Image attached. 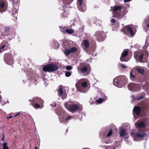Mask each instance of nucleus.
Returning a JSON list of instances; mask_svg holds the SVG:
<instances>
[{
  "label": "nucleus",
  "mask_w": 149,
  "mask_h": 149,
  "mask_svg": "<svg viewBox=\"0 0 149 149\" xmlns=\"http://www.w3.org/2000/svg\"><path fill=\"white\" fill-rule=\"evenodd\" d=\"M56 113L58 116L60 122L63 124L67 123L69 120L73 118L72 116L68 115L61 108H59L56 111Z\"/></svg>",
  "instance_id": "1"
},
{
  "label": "nucleus",
  "mask_w": 149,
  "mask_h": 149,
  "mask_svg": "<svg viewBox=\"0 0 149 149\" xmlns=\"http://www.w3.org/2000/svg\"><path fill=\"white\" fill-rule=\"evenodd\" d=\"M78 72L80 74L87 75L89 74L91 70V68L88 64H84L81 63L77 67Z\"/></svg>",
  "instance_id": "2"
},
{
  "label": "nucleus",
  "mask_w": 149,
  "mask_h": 149,
  "mask_svg": "<svg viewBox=\"0 0 149 149\" xmlns=\"http://www.w3.org/2000/svg\"><path fill=\"white\" fill-rule=\"evenodd\" d=\"M58 68V67L56 65L51 64L44 66L42 68V70L45 72H52L57 70Z\"/></svg>",
  "instance_id": "3"
},
{
  "label": "nucleus",
  "mask_w": 149,
  "mask_h": 149,
  "mask_svg": "<svg viewBox=\"0 0 149 149\" xmlns=\"http://www.w3.org/2000/svg\"><path fill=\"white\" fill-rule=\"evenodd\" d=\"M64 105L67 109L73 111H76L79 109L80 105L79 104H72L71 102H68L64 104Z\"/></svg>",
  "instance_id": "4"
},
{
  "label": "nucleus",
  "mask_w": 149,
  "mask_h": 149,
  "mask_svg": "<svg viewBox=\"0 0 149 149\" xmlns=\"http://www.w3.org/2000/svg\"><path fill=\"white\" fill-rule=\"evenodd\" d=\"M85 0H77V6L79 10L82 12H85L86 8Z\"/></svg>",
  "instance_id": "5"
},
{
  "label": "nucleus",
  "mask_w": 149,
  "mask_h": 149,
  "mask_svg": "<svg viewBox=\"0 0 149 149\" xmlns=\"http://www.w3.org/2000/svg\"><path fill=\"white\" fill-rule=\"evenodd\" d=\"M141 83H131L129 84L127 87L131 91H138L140 90Z\"/></svg>",
  "instance_id": "6"
},
{
  "label": "nucleus",
  "mask_w": 149,
  "mask_h": 149,
  "mask_svg": "<svg viewBox=\"0 0 149 149\" xmlns=\"http://www.w3.org/2000/svg\"><path fill=\"white\" fill-rule=\"evenodd\" d=\"M4 60L6 64L9 65L13 64L14 62L13 56L10 53L5 54L4 56Z\"/></svg>",
  "instance_id": "7"
},
{
  "label": "nucleus",
  "mask_w": 149,
  "mask_h": 149,
  "mask_svg": "<svg viewBox=\"0 0 149 149\" xmlns=\"http://www.w3.org/2000/svg\"><path fill=\"white\" fill-rule=\"evenodd\" d=\"M104 35L103 32L102 31H97L95 33L94 36L97 40L101 41L104 39Z\"/></svg>",
  "instance_id": "8"
},
{
  "label": "nucleus",
  "mask_w": 149,
  "mask_h": 149,
  "mask_svg": "<svg viewBox=\"0 0 149 149\" xmlns=\"http://www.w3.org/2000/svg\"><path fill=\"white\" fill-rule=\"evenodd\" d=\"M126 78V77L124 76L118 77L114 78L113 80V85L118 87H121L120 85V83H121L123 79Z\"/></svg>",
  "instance_id": "9"
},
{
  "label": "nucleus",
  "mask_w": 149,
  "mask_h": 149,
  "mask_svg": "<svg viewBox=\"0 0 149 149\" xmlns=\"http://www.w3.org/2000/svg\"><path fill=\"white\" fill-rule=\"evenodd\" d=\"M128 53V51L127 50H124L122 52L120 60L121 61L127 62L130 59L127 57Z\"/></svg>",
  "instance_id": "10"
},
{
  "label": "nucleus",
  "mask_w": 149,
  "mask_h": 149,
  "mask_svg": "<svg viewBox=\"0 0 149 149\" xmlns=\"http://www.w3.org/2000/svg\"><path fill=\"white\" fill-rule=\"evenodd\" d=\"M132 29V27L131 26L127 25L125 26L123 29H122V31L124 32V34H125L124 30H127L130 33L131 37H133L134 36L135 33L133 31Z\"/></svg>",
  "instance_id": "11"
},
{
  "label": "nucleus",
  "mask_w": 149,
  "mask_h": 149,
  "mask_svg": "<svg viewBox=\"0 0 149 149\" xmlns=\"http://www.w3.org/2000/svg\"><path fill=\"white\" fill-rule=\"evenodd\" d=\"M131 135L133 136L134 140L135 141H138L137 139L138 138L144 137L146 135V134L142 132H137L136 136L133 135L132 133L131 134Z\"/></svg>",
  "instance_id": "12"
},
{
  "label": "nucleus",
  "mask_w": 149,
  "mask_h": 149,
  "mask_svg": "<svg viewBox=\"0 0 149 149\" xmlns=\"http://www.w3.org/2000/svg\"><path fill=\"white\" fill-rule=\"evenodd\" d=\"M144 54L143 53H139L137 52H135L134 54V56L136 61L141 62L142 60Z\"/></svg>",
  "instance_id": "13"
},
{
  "label": "nucleus",
  "mask_w": 149,
  "mask_h": 149,
  "mask_svg": "<svg viewBox=\"0 0 149 149\" xmlns=\"http://www.w3.org/2000/svg\"><path fill=\"white\" fill-rule=\"evenodd\" d=\"M130 79L132 81H134L136 82H141V79L138 78L137 77L134 75L132 74V70L130 72Z\"/></svg>",
  "instance_id": "14"
},
{
  "label": "nucleus",
  "mask_w": 149,
  "mask_h": 149,
  "mask_svg": "<svg viewBox=\"0 0 149 149\" xmlns=\"http://www.w3.org/2000/svg\"><path fill=\"white\" fill-rule=\"evenodd\" d=\"M61 86H60V87L59 88V89L58 90V95L59 96H61L63 100H64L66 98V94H63V91L61 88L60 87Z\"/></svg>",
  "instance_id": "15"
},
{
  "label": "nucleus",
  "mask_w": 149,
  "mask_h": 149,
  "mask_svg": "<svg viewBox=\"0 0 149 149\" xmlns=\"http://www.w3.org/2000/svg\"><path fill=\"white\" fill-rule=\"evenodd\" d=\"M73 0H62L60 2L59 4L61 5L63 7L65 6L66 5L71 3Z\"/></svg>",
  "instance_id": "16"
},
{
  "label": "nucleus",
  "mask_w": 149,
  "mask_h": 149,
  "mask_svg": "<svg viewBox=\"0 0 149 149\" xmlns=\"http://www.w3.org/2000/svg\"><path fill=\"white\" fill-rule=\"evenodd\" d=\"M68 8H67L62 10L61 13V17L63 18L66 17L68 14Z\"/></svg>",
  "instance_id": "17"
},
{
  "label": "nucleus",
  "mask_w": 149,
  "mask_h": 149,
  "mask_svg": "<svg viewBox=\"0 0 149 149\" xmlns=\"http://www.w3.org/2000/svg\"><path fill=\"white\" fill-rule=\"evenodd\" d=\"M5 3L3 1H0V12L2 13L6 10Z\"/></svg>",
  "instance_id": "18"
},
{
  "label": "nucleus",
  "mask_w": 149,
  "mask_h": 149,
  "mask_svg": "<svg viewBox=\"0 0 149 149\" xmlns=\"http://www.w3.org/2000/svg\"><path fill=\"white\" fill-rule=\"evenodd\" d=\"M81 86L82 87L84 88H86V89L84 91H79L80 92L85 93L87 92L89 89V88L87 87V83L86 81H84L83 82L82 81V83L81 84Z\"/></svg>",
  "instance_id": "19"
},
{
  "label": "nucleus",
  "mask_w": 149,
  "mask_h": 149,
  "mask_svg": "<svg viewBox=\"0 0 149 149\" xmlns=\"http://www.w3.org/2000/svg\"><path fill=\"white\" fill-rule=\"evenodd\" d=\"M43 100L40 98L38 97H36L33 99V103H38L42 104L43 103Z\"/></svg>",
  "instance_id": "20"
},
{
  "label": "nucleus",
  "mask_w": 149,
  "mask_h": 149,
  "mask_svg": "<svg viewBox=\"0 0 149 149\" xmlns=\"http://www.w3.org/2000/svg\"><path fill=\"white\" fill-rule=\"evenodd\" d=\"M102 98H99L96 101V102L98 103H101L103 101L106 100H107V97L104 94H103L102 96Z\"/></svg>",
  "instance_id": "21"
},
{
  "label": "nucleus",
  "mask_w": 149,
  "mask_h": 149,
  "mask_svg": "<svg viewBox=\"0 0 149 149\" xmlns=\"http://www.w3.org/2000/svg\"><path fill=\"white\" fill-rule=\"evenodd\" d=\"M136 71L141 74H143L145 72V70L142 67L138 66L136 68Z\"/></svg>",
  "instance_id": "22"
},
{
  "label": "nucleus",
  "mask_w": 149,
  "mask_h": 149,
  "mask_svg": "<svg viewBox=\"0 0 149 149\" xmlns=\"http://www.w3.org/2000/svg\"><path fill=\"white\" fill-rule=\"evenodd\" d=\"M136 125L140 128H142L144 127L145 124L143 122H139L135 123Z\"/></svg>",
  "instance_id": "23"
},
{
  "label": "nucleus",
  "mask_w": 149,
  "mask_h": 149,
  "mask_svg": "<svg viewBox=\"0 0 149 149\" xmlns=\"http://www.w3.org/2000/svg\"><path fill=\"white\" fill-rule=\"evenodd\" d=\"M133 111L136 114L139 115L140 113L141 109L139 107H135L133 109Z\"/></svg>",
  "instance_id": "24"
},
{
  "label": "nucleus",
  "mask_w": 149,
  "mask_h": 149,
  "mask_svg": "<svg viewBox=\"0 0 149 149\" xmlns=\"http://www.w3.org/2000/svg\"><path fill=\"white\" fill-rule=\"evenodd\" d=\"M123 6H114L113 8V11L115 12V13H116V11L118 10H120L122 8H123Z\"/></svg>",
  "instance_id": "25"
},
{
  "label": "nucleus",
  "mask_w": 149,
  "mask_h": 149,
  "mask_svg": "<svg viewBox=\"0 0 149 149\" xmlns=\"http://www.w3.org/2000/svg\"><path fill=\"white\" fill-rule=\"evenodd\" d=\"M82 80L80 79L78 80L75 86L77 89V91H80L79 90H78V89L79 88L80 85H81V84L82 83Z\"/></svg>",
  "instance_id": "26"
},
{
  "label": "nucleus",
  "mask_w": 149,
  "mask_h": 149,
  "mask_svg": "<svg viewBox=\"0 0 149 149\" xmlns=\"http://www.w3.org/2000/svg\"><path fill=\"white\" fill-rule=\"evenodd\" d=\"M126 134V130L124 129L121 130L119 132V135L120 137H123Z\"/></svg>",
  "instance_id": "27"
},
{
  "label": "nucleus",
  "mask_w": 149,
  "mask_h": 149,
  "mask_svg": "<svg viewBox=\"0 0 149 149\" xmlns=\"http://www.w3.org/2000/svg\"><path fill=\"white\" fill-rule=\"evenodd\" d=\"M83 44L85 47L88 48L89 47V42L87 40H84L83 41Z\"/></svg>",
  "instance_id": "28"
},
{
  "label": "nucleus",
  "mask_w": 149,
  "mask_h": 149,
  "mask_svg": "<svg viewBox=\"0 0 149 149\" xmlns=\"http://www.w3.org/2000/svg\"><path fill=\"white\" fill-rule=\"evenodd\" d=\"M65 31L68 33L71 34L73 33L74 30L72 29H68L65 30Z\"/></svg>",
  "instance_id": "29"
},
{
  "label": "nucleus",
  "mask_w": 149,
  "mask_h": 149,
  "mask_svg": "<svg viewBox=\"0 0 149 149\" xmlns=\"http://www.w3.org/2000/svg\"><path fill=\"white\" fill-rule=\"evenodd\" d=\"M147 23H148L146 24V26L149 29V16L144 20L145 24H146Z\"/></svg>",
  "instance_id": "30"
},
{
  "label": "nucleus",
  "mask_w": 149,
  "mask_h": 149,
  "mask_svg": "<svg viewBox=\"0 0 149 149\" xmlns=\"http://www.w3.org/2000/svg\"><path fill=\"white\" fill-rule=\"evenodd\" d=\"M54 45H53V47L55 49H57L58 48V44L57 41H54L53 42Z\"/></svg>",
  "instance_id": "31"
},
{
  "label": "nucleus",
  "mask_w": 149,
  "mask_h": 149,
  "mask_svg": "<svg viewBox=\"0 0 149 149\" xmlns=\"http://www.w3.org/2000/svg\"><path fill=\"white\" fill-rule=\"evenodd\" d=\"M71 53H74L76 52L77 49L75 47H73L70 49Z\"/></svg>",
  "instance_id": "32"
},
{
  "label": "nucleus",
  "mask_w": 149,
  "mask_h": 149,
  "mask_svg": "<svg viewBox=\"0 0 149 149\" xmlns=\"http://www.w3.org/2000/svg\"><path fill=\"white\" fill-rule=\"evenodd\" d=\"M7 143L5 142L3 143V149H9V147L7 146Z\"/></svg>",
  "instance_id": "33"
},
{
  "label": "nucleus",
  "mask_w": 149,
  "mask_h": 149,
  "mask_svg": "<svg viewBox=\"0 0 149 149\" xmlns=\"http://www.w3.org/2000/svg\"><path fill=\"white\" fill-rule=\"evenodd\" d=\"M64 53L66 55H68L71 53L70 49H65L64 52Z\"/></svg>",
  "instance_id": "34"
},
{
  "label": "nucleus",
  "mask_w": 149,
  "mask_h": 149,
  "mask_svg": "<svg viewBox=\"0 0 149 149\" xmlns=\"http://www.w3.org/2000/svg\"><path fill=\"white\" fill-rule=\"evenodd\" d=\"M18 12V9L16 8H14L13 9V13L12 14V15L14 16V14H16Z\"/></svg>",
  "instance_id": "35"
},
{
  "label": "nucleus",
  "mask_w": 149,
  "mask_h": 149,
  "mask_svg": "<svg viewBox=\"0 0 149 149\" xmlns=\"http://www.w3.org/2000/svg\"><path fill=\"white\" fill-rule=\"evenodd\" d=\"M71 72L70 71H67L65 73V75L66 77H69L70 76L71 74Z\"/></svg>",
  "instance_id": "36"
},
{
  "label": "nucleus",
  "mask_w": 149,
  "mask_h": 149,
  "mask_svg": "<svg viewBox=\"0 0 149 149\" xmlns=\"http://www.w3.org/2000/svg\"><path fill=\"white\" fill-rule=\"evenodd\" d=\"M33 104H34L33 106L36 109H38L40 107V106L39 104L33 103V104H32V105H33Z\"/></svg>",
  "instance_id": "37"
},
{
  "label": "nucleus",
  "mask_w": 149,
  "mask_h": 149,
  "mask_svg": "<svg viewBox=\"0 0 149 149\" xmlns=\"http://www.w3.org/2000/svg\"><path fill=\"white\" fill-rule=\"evenodd\" d=\"M113 134V131L112 129H111L107 134V137H109L111 136Z\"/></svg>",
  "instance_id": "38"
},
{
  "label": "nucleus",
  "mask_w": 149,
  "mask_h": 149,
  "mask_svg": "<svg viewBox=\"0 0 149 149\" xmlns=\"http://www.w3.org/2000/svg\"><path fill=\"white\" fill-rule=\"evenodd\" d=\"M149 42H147V41L146 40V42L144 46L143 47V48L144 49H146L147 47L149 46Z\"/></svg>",
  "instance_id": "39"
},
{
  "label": "nucleus",
  "mask_w": 149,
  "mask_h": 149,
  "mask_svg": "<svg viewBox=\"0 0 149 149\" xmlns=\"http://www.w3.org/2000/svg\"><path fill=\"white\" fill-rule=\"evenodd\" d=\"M119 66L121 67L122 68H126L127 66L125 65L120 63L119 64Z\"/></svg>",
  "instance_id": "40"
},
{
  "label": "nucleus",
  "mask_w": 149,
  "mask_h": 149,
  "mask_svg": "<svg viewBox=\"0 0 149 149\" xmlns=\"http://www.w3.org/2000/svg\"><path fill=\"white\" fill-rule=\"evenodd\" d=\"M72 68V67L70 65L67 66L66 68V69L67 70H70Z\"/></svg>",
  "instance_id": "41"
},
{
  "label": "nucleus",
  "mask_w": 149,
  "mask_h": 149,
  "mask_svg": "<svg viewBox=\"0 0 149 149\" xmlns=\"http://www.w3.org/2000/svg\"><path fill=\"white\" fill-rule=\"evenodd\" d=\"M4 37L3 33H0V38L3 39Z\"/></svg>",
  "instance_id": "42"
},
{
  "label": "nucleus",
  "mask_w": 149,
  "mask_h": 149,
  "mask_svg": "<svg viewBox=\"0 0 149 149\" xmlns=\"http://www.w3.org/2000/svg\"><path fill=\"white\" fill-rule=\"evenodd\" d=\"M123 9H124V10L123 11V14L124 15L127 12V8H124V7L123 8Z\"/></svg>",
  "instance_id": "43"
},
{
  "label": "nucleus",
  "mask_w": 149,
  "mask_h": 149,
  "mask_svg": "<svg viewBox=\"0 0 149 149\" xmlns=\"http://www.w3.org/2000/svg\"><path fill=\"white\" fill-rule=\"evenodd\" d=\"M4 30L6 32H8L9 30V28L8 27H5Z\"/></svg>",
  "instance_id": "44"
},
{
  "label": "nucleus",
  "mask_w": 149,
  "mask_h": 149,
  "mask_svg": "<svg viewBox=\"0 0 149 149\" xmlns=\"http://www.w3.org/2000/svg\"><path fill=\"white\" fill-rule=\"evenodd\" d=\"M113 17H120L118 15V14H115V15H113Z\"/></svg>",
  "instance_id": "45"
},
{
  "label": "nucleus",
  "mask_w": 149,
  "mask_h": 149,
  "mask_svg": "<svg viewBox=\"0 0 149 149\" xmlns=\"http://www.w3.org/2000/svg\"><path fill=\"white\" fill-rule=\"evenodd\" d=\"M56 104L54 102H53L52 104H50V105L54 107H55L56 106Z\"/></svg>",
  "instance_id": "46"
},
{
  "label": "nucleus",
  "mask_w": 149,
  "mask_h": 149,
  "mask_svg": "<svg viewBox=\"0 0 149 149\" xmlns=\"http://www.w3.org/2000/svg\"><path fill=\"white\" fill-rule=\"evenodd\" d=\"M143 95H141V96L139 97L138 98L136 99V100H140L143 99Z\"/></svg>",
  "instance_id": "47"
},
{
  "label": "nucleus",
  "mask_w": 149,
  "mask_h": 149,
  "mask_svg": "<svg viewBox=\"0 0 149 149\" xmlns=\"http://www.w3.org/2000/svg\"><path fill=\"white\" fill-rule=\"evenodd\" d=\"M111 23H114L116 22V20L114 19H112L111 20Z\"/></svg>",
  "instance_id": "48"
},
{
  "label": "nucleus",
  "mask_w": 149,
  "mask_h": 149,
  "mask_svg": "<svg viewBox=\"0 0 149 149\" xmlns=\"http://www.w3.org/2000/svg\"><path fill=\"white\" fill-rule=\"evenodd\" d=\"M60 31L62 32H64L65 30L63 28H62L60 27Z\"/></svg>",
  "instance_id": "49"
},
{
  "label": "nucleus",
  "mask_w": 149,
  "mask_h": 149,
  "mask_svg": "<svg viewBox=\"0 0 149 149\" xmlns=\"http://www.w3.org/2000/svg\"><path fill=\"white\" fill-rule=\"evenodd\" d=\"M6 47V46L5 45H3L2 46L1 48H0V49H4Z\"/></svg>",
  "instance_id": "50"
},
{
  "label": "nucleus",
  "mask_w": 149,
  "mask_h": 149,
  "mask_svg": "<svg viewBox=\"0 0 149 149\" xmlns=\"http://www.w3.org/2000/svg\"><path fill=\"white\" fill-rule=\"evenodd\" d=\"M132 0H124V1L126 3L130 1H131Z\"/></svg>",
  "instance_id": "51"
},
{
  "label": "nucleus",
  "mask_w": 149,
  "mask_h": 149,
  "mask_svg": "<svg viewBox=\"0 0 149 149\" xmlns=\"http://www.w3.org/2000/svg\"><path fill=\"white\" fill-rule=\"evenodd\" d=\"M20 114V112H18L14 116V117H17L18 115H19Z\"/></svg>",
  "instance_id": "52"
},
{
  "label": "nucleus",
  "mask_w": 149,
  "mask_h": 149,
  "mask_svg": "<svg viewBox=\"0 0 149 149\" xmlns=\"http://www.w3.org/2000/svg\"><path fill=\"white\" fill-rule=\"evenodd\" d=\"M90 54L91 55H92L93 56H95V54H96L94 52H93V53H90Z\"/></svg>",
  "instance_id": "53"
},
{
  "label": "nucleus",
  "mask_w": 149,
  "mask_h": 149,
  "mask_svg": "<svg viewBox=\"0 0 149 149\" xmlns=\"http://www.w3.org/2000/svg\"><path fill=\"white\" fill-rule=\"evenodd\" d=\"M128 138V137H126L125 138V140H126V143H128V140H127V139Z\"/></svg>",
  "instance_id": "54"
},
{
  "label": "nucleus",
  "mask_w": 149,
  "mask_h": 149,
  "mask_svg": "<svg viewBox=\"0 0 149 149\" xmlns=\"http://www.w3.org/2000/svg\"><path fill=\"white\" fill-rule=\"evenodd\" d=\"M125 7L127 8V7H129L130 6V5L129 4H125Z\"/></svg>",
  "instance_id": "55"
},
{
  "label": "nucleus",
  "mask_w": 149,
  "mask_h": 149,
  "mask_svg": "<svg viewBox=\"0 0 149 149\" xmlns=\"http://www.w3.org/2000/svg\"><path fill=\"white\" fill-rule=\"evenodd\" d=\"M13 118V117L12 116H10L9 117H7V118L8 119H9L11 118Z\"/></svg>",
  "instance_id": "56"
},
{
  "label": "nucleus",
  "mask_w": 149,
  "mask_h": 149,
  "mask_svg": "<svg viewBox=\"0 0 149 149\" xmlns=\"http://www.w3.org/2000/svg\"><path fill=\"white\" fill-rule=\"evenodd\" d=\"M2 99V97L1 96V95H0V101H1Z\"/></svg>",
  "instance_id": "57"
},
{
  "label": "nucleus",
  "mask_w": 149,
  "mask_h": 149,
  "mask_svg": "<svg viewBox=\"0 0 149 149\" xmlns=\"http://www.w3.org/2000/svg\"><path fill=\"white\" fill-rule=\"evenodd\" d=\"M131 97L132 98H134V95H132Z\"/></svg>",
  "instance_id": "58"
},
{
  "label": "nucleus",
  "mask_w": 149,
  "mask_h": 149,
  "mask_svg": "<svg viewBox=\"0 0 149 149\" xmlns=\"http://www.w3.org/2000/svg\"><path fill=\"white\" fill-rule=\"evenodd\" d=\"M4 139V136L3 135V136L2 138V140H3Z\"/></svg>",
  "instance_id": "59"
},
{
  "label": "nucleus",
  "mask_w": 149,
  "mask_h": 149,
  "mask_svg": "<svg viewBox=\"0 0 149 149\" xmlns=\"http://www.w3.org/2000/svg\"><path fill=\"white\" fill-rule=\"evenodd\" d=\"M105 143L106 144H108L109 143L107 141H105Z\"/></svg>",
  "instance_id": "60"
},
{
  "label": "nucleus",
  "mask_w": 149,
  "mask_h": 149,
  "mask_svg": "<svg viewBox=\"0 0 149 149\" xmlns=\"http://www.w3.org/2000/svg\"><path fill=\"white\" fill-rule=\"evenodd\" d=\"M34 149H38V148L37 147H35Z\"/></svg>",
  "instance_id": "61"
},
{
  "label": "nucleus",
  "mask_w": 149,
  "mask_h": 149,
  "mask_svg": "<svg viewBox=\"0 0 149 149\" xmlns=\"http://www.w3.org/2000/svg\"><path fill=\"white\" fill-rule=\"evenodd\" d=\"M15 18H16V19L17 20V17H15Z\"/></svg>",
  "instance_id": "62"
},
{
  "label": "nucleus",
  "mask_w": 149,
  "mask_h": 149,
  "mask_svg": "<svg viewBox=\"0 0 149 149\" xmlns=\"http://www.w3.org/2000/svg\"><path fill=\"white\" fill-rule=\"evenodd\" d=\"M113 149H116V148H113Z\"/></svg>",
  "instance_id": "63"
}]
</instances>
